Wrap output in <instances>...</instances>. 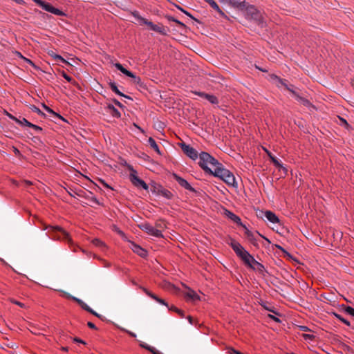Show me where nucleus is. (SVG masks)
I'll use <instances>...</instances> for the list:
<instances>
[{
    "label": "nucleus",
    "mask_w": 354,
    "mask_h": 354,
    "mask_svg": "<svg viewBox=\"0 0 354 354\" xmlns=\"http://www.w3.org/2000/svg\"><path fill=\"white\" fill-rule=\"evenodd\" d=\"M333 315L335 317H337L342 322L344 323L347 326H350V322L348 321H347L346 319H345L344 318H343L340 315L335 313H333Z\"/></svg>",
    "instance_id": "e433bc0d"
},
{
    "label": "nucleus",
    "mask_w": 354,
    "mask_h": 354,
    "mask_svg": "<svg viewBox=\"0 0 354 354\" xmlns=\"http://www.w3.org/2000/svg\"><path fill=\"white\" fill-rule=\"evenodd\" d=\"M295 96L297 100L301 104H302L304 106L308 107L310 109H315V106L307 99L301 97L297 93Z\"/></svg>",
    "instance_id": "412c9836"
},
{
    "label": "nucleus",
    "mask_w": 354,
    "mask_h": 354,
    "mask_svg": "<svg viewBox=\"0 0 354 354\" xmlns=\"http://www.w3.org/2000/svg\"><path fill=\"white\" fill-rule=\"evenodd\" d=\"M18 54L20 55V57L21 58H23L25 60L26 62H27L28 64H30L32 67H34L35 68H37L36 65L30 59L23 57L22 55L20 53H18Z\"/></svg>",
    "instance_id": "a19ab883"
},
{
    "label": "nucleus",
    "mask_w": 354,
    "mask_h": 354,
    "mask_svg": "<svg viewBox=\"0 0 354 354\" xmlns=\"http://www.w3.org/2000/svg\"><path fill=\"white\" fill-rule=\"evenodd\" d=\"M229 3L233 7H236L241 10H243L246 6V3L244 0H230Z\"/></svg>",
    "instance_id": "aec40b11"
},
{
    "label": "nucleus",
    "mask_w": 354,
    "mask_h": 354,
    "mask_svg": "<svg viewBox=\"0 0 354 354\" xmlns=\"http://www.w3.org/2000/svg\"><path fill=\"white\" fill-rule=\"evenodd\" d=\"M345 312L348 315L354 317V308L351 306H346L344 309Z\"/></svg>",
    "instance_id": "ea45409f"
},
{
    "label": "nucleus",
    "mask_w": 354,
    "mask_h": 354,
    "mask_svg": "<svg viewBox=\"0 0 354 354\" xmlns=\"http://www.w3.org/2000/svg\"><path fill=\"white\" fill-rule=\"evenodd\" d=\"M227 243L232 248L234 252L241 259H242L244 254L248 252L239 242L234 239H230V242Z\"/></svg>",
    "instance_id": "0eeeda50"
},
{
    "label": "nucleus",
    "mask_w": 354,
    "mask_h": 354,
    "mask_svg": "<svg viewBox=\"0 0 354 354\" xmlns=\"http://www.w3.org/2000/svg\"><path fill=\"white\" fill-rule=\"evenodd\" d=\"M48 232L50 233V236L55 239H65L68 241H71V239L68 236V234L64 231L62 228L58 226H50L49 227Z\"/></svg>",
    "instance_id": "7ed1b4c3"
},
{
    "label": "nucleus",
    "mask_w": 354,
    "mask_h": 354,
    "mask_svg": "<svg viewBox=\"0 0 354 354\" xmlns=\"http://www.w3.org/2000/svg\"><path fill=\"white\" fill-rule=\"evenodd\" d=\"M125 332H127L128 334H129L131 337H136V335L133 333V332H131L129 330H124Z\"/></svg>",
    "instance_id": "e2e57ef3"
},
{
    "label": "nucleus",
    "mask_w": 354,
    "mask_h": 354,
    "mask_svg": "<svg viewBox=\"0 0 354 354\" xmlns=\"http://www.w3.org/2000/svg\"><path fill=\"white\" fill-rule=\"evenodd\" d=\"M151 191L156 192L158 194L162 195L167 199H170L173 196V194L170 191L163 188L160 185L153 186V189Z\"/></svg>",
    "instance_id": "6e6552de"
},
{
    "label": "nucleus",
    "mask_w": 354,
    "mask_h": 354,
    "mask_svg": "<svg viewBox=\"0 0 354 354\" xmlns=\"http://www.w3.org/2000/svg\"><path fill=\"white\" fill-rule=\"evenodd\" d=\"M270 160H272V162L279 168H281L283 169V170L284 171V173L286 174L287 172H288V169L287 168L284 167L280 162L277 159V158L275 156H269Z\"/></svg>",
    "instance_id": "a878e982"
},
{
    "label": "nucleus",
    "mask_w": 354,
    "mask_h": 354,
    "mask_svg": "<svg viewBox=\"0 0 354 354\" xmlns=\"http://www.w3.org/2000/svg\"><path fill=\"white\" fill-rule=\"evenodd\" d=\"M74 342H78V343H81V344H86V342L84 341H83L82 339L78 338V337H75L73 339Z\"/></svg>",
    "instance_id": "6e6d98bb"
},
{
    "label": "nucleus",
    "mask_w": 354,
    "mask_h": 354,
    "mask_svg": "<svg viewBox=\"0 0 354 354\" xmlns=\"http://www.w3.org/2000/svg\"><path fill=\"white\" fill-rule=\"evenodd\" d=\"M140 346L148 350V351H150V349H151V346H148L147 344H145V343H142L140 344Z\"/></svg>",
    "instance_id": "8fccbe9b"
},
{
    "label": "nucleus",
    "mask_w": 354,
    "mask_h": 354,
    "mask_svg": "<svg viewBox=\"0 0 354 354\" xmlns=\"http://www.w3.org/2000/svg\"><path fill=\"white\" fill-rule=\"evenodd\" d=\"M142 290L143 291L148 295L151 297V295H154L153 293H152L151 292L149 291L147 289L145 288H142Z\"/></svg>",
    "instance_id": "13d9d810"
},
{
    "label": "nucleus",
    "mask_w": 354,
    "mask_h": 354,
    "mask_svg": "<svg viewBox=\"0 0 354 354\" xmlns=\"http://www.w3.org/2000/svg\"><path fill=\"white\" fill-rule=\"evenodd\" d=\"M32 110H33V111H35V112H36V113H37L39 114H43L41 113V111H40V109L39 108L36 107V106H34Z\"/></svg>",
    "instance_id": "052dcab7"
},
{
    "label": "nucleus",
    "mask_w": 354,
    "mask_h": 354,
    "mask_svg": "<svg viewBox=\"0 0 354 354\" xmlns=\"http://www.w3.org/2000/svg\"><path fill=\"white\" fill-rule=\"evenodd\" d=\"M131 248L135 253L138 254L139 256L142 257L146 256L147 251L145 250H144L140 246H139L138 245L136 244L133 242H131Z\"/></svg>",
    "instance_id": "dca6fc26"
},
{
    "label": "nucleus",
    "mask_w": 354,
    "mask_h": 354,
    "mask_svg": "<svg viewBox=\"0 0 354 354\" xmlns=\"http://www.w3.org/2000/svg\"><path fill=\"white\" fill-rule=\"evenodd\" d=\"M53 57L55 61L57 62H61L62 63H68L61 55L55 54L53 55Z\"/></svg>",
    "instance_id": "58836bf2"
},
{
    "label": "nucleus",
    "mask_w": 354,
    "mask_h": 354,
    "mask_svg": "<svg viewBox=\"0 0 354 354\" xmlns=\"http://www.w3.org/2000/svg\"><path fill=\"white\" fill-rule=\"evenodd\" d=\"M68 297H70V298H72L73 300H75V301H77L80 306H82L84 303L83 301H82L81 299H78V298H76L75 297H72L71 295H68Z\"/></svg>",
    "instance_id": "de8ad7c7"
},
{
    "label": "nucleus",
    "mask_w": 354,
    "mask_h": 354,
    "mask_svg": "<svg viewBox=\"0 0 354 354\" xmlns=\"http://www.w3.org/2000/svg\"><path fill=\"white\" fill-rule=\"evenodd\" d=\"M16 122H17L19 124H20L21 126H27V127H30V123L29 121H28L26 118H19L18 119L17 118V120L16 121Z\"/></svg>",
    "instance_id": "7c9ffc66"
},
{
    "label": "nucleus",
    "mask_w": 354,
    "mask_h": 354,
    "mask_svg": "<svg viewBox=\"0 0 354 354\" xmlns=\"http://www.w3.org/2000/svg\"><path fill=\"white\" fill-rule=\"evenodd\" d=\"M226 216L236 223H241V218L234 213L226 210Z\"/></svg>",
    "instance_id": "393cba45"
},
{
    "label": "nucleus",
    "mask_w": 354,
    "mask_h": 354,
    "mask_svg": "<svg viewBox=\"0 0 354 354\" xmlns=\"http://www.w3.org/2000/svg\"><path fill=\"white\" fill-rule=\"evenodd\" d=\"M120 164H121V165H124V166H126V167H127V164H128V163L127 162V161H126V160H124V159H122V158H121V159H120Z\"/></svg>",
    "instance_id": "774afa93"
},
{
    "label": "nucleus",
    "mask_w": 354,
    "mask_h": 354,
    "mask_svg": "<svg viewBox=\"0 0 354 354\" xmlns=\"http://www.w3.org/2000/svg\"><path fill=\"white\" fill-rule=\"evenodd\" d=\"M272 79L276 81V84L278 86H284L287 90L292 92L294 95L297 94V93L292 89V87H293L292 85H288L287 83V81L286 80H282L277 77V75L272 76Z\"/></svg>",
    "instance_id": "9d476101"
},
{
    "label": "nucleus",
    "mask_w": 354,
    "mask_h": 354,
    "mask_svg": "<svg viewBox=\"0 0 354 354\" xmlns=\"http://www.w3.org/2000/svg\"><path fill=\"white\" fill-rule=\"evenodd\" d=\"M81 307L83 309H84L85 310L88 311V312H91V308L86 304H85L84 302L81 306Z\"/></svg>",
    "instance_id": "09e8293b"
},
{
    "label": "nucleus",
    "mask_w": 354,
    "mask_h": 354,
    "mask_svg": "<svg viewBox=\"0 0 354 354\" xmlns=\"http://www.w3.org/2000/svg\"><path fill=\"white\" fill-rule=\"evenodd\" d=\"M241 260L247 266L250 267L251 269L253 265L257 262L255 259L248 252L244 254Z\"/></svg>",
    "instance_id": "2eb2a0df"
},
{
    "label": "nucleus",
    "mask_w": 354,
    "mask_h": 354,
    "mask_svg": "<svg viewBox=\"0 0 354 354\" xmlns=\"http://www.w3.org/2000/svg\"><path fill=\"white\" fill-rule=\"evenodd\" d=\"M114 66L121 73H122L123 74H124L125 75H127L129 77H131L133 79V82L135 84L138 85L140 87L143 86V83L141 81V79L139 77L136 76L132 72H131V71L127 70L125 68H124V66L121 64L115 63L114 64Z\"/></svg>",
    "instance_id": "39448f33"
},
{
    "label": "nucleus",
    "mask_w": 354,
    "mask_h": 354,
    "mask_svg": "<svg viewBox=\"0 0 354 354\" xmlns=\"http://www.w3.org/2000/svg\"><path fill=\"white\" fill-rule=\"evenodd\" d=\"M259 216H264L272 223H279V219L274 213L271 211H261Z\"/></svg>",
    "instance_id": "9b49d317"
},
{
    "label": "nucleus",
    "mask_w": 354,
    "mask_h": 354,
    "mask_svg": "<svg viewBox=\"0 0 354 354\" xmlns=\"http://www.w3.org/2000/svg\"><path fill=\"white\" fill-rule=\"evenodd\" d=\"M177 8L181 10L183 12H184L185 15H187V16L190 17L192 19H194L197 22H199V21L195 18L194 17H193L190 13H189L188 12H187L186 10H183L182 8H180V6H177Z\"/></svg>",
    "instance_id": "79ce46f5"
},
{
    "label": "nucleus",
    "mask_w": 354,
    "mask_h": 354,
    "mask_svg": "<svg viewBox=\"0 0 354 354\" xmlns=\"http://www.w3.org/2000/svg\"><path fill=\"white\" fill-rule=\"evenodd\" d=\"M89 200H91V201H93V203H95L97 205H100V203L95 197H93V196L90 197Z\"/></svg>",
    "instance_id": "5fc2aeb1"
},
{
    "label": "nucleus",
    "mask_w": 354,
    "mask_h": 354,
    "mask_svg": "<svg viewBox=\"0 0 354 354\" xmlns=\"http://www.w3.org/2000/svg\"><path fill=\"white\" fill-rule=\"evenodd\" d=\"M269 317H270L272 319L274 320L276 322H280V319H279V318H277V317H274V316H273V315H269Z\"/></svg>",
    "instance_id": "680f3d73"
},
{
    "label": "nucleus",
    "mask_w": 354,
    "mask_h": 354,
    "mask_svg": "<svg viewBox=\"0 0 354 354\" xmlns=\"http://www.w3.org/2000/svg\"><path fill=\"white\" fill-rule=\"evenodd\" d=\"M29 127L32 128L33 129H35L37 132H39V131H42V128L41 127H39L37 125H35L34 124H32V123H30V125Z\"/></svg>",
    "instance_id": "c03bdc74"
},
{
    "label": "nucleus",
    "mask_w": 354,
    "mask_h": 354,
    "mask_svg": "<svg viewBox=\"0 0 354 354\" xmlns=\"http://www.w3.org/2000/svg\"><path fill=\"white\" fill-rule=\"evenodd\" d=\"M245 17L248 19L256 21L261 26H263L264 22L261 14L253 6H245Z\"/></svg>",
    "instance_id": "f03ea898"
},
{
    "label": "nucleus",
    "mask_w": 354,
    "mask_h": 354,
    "mask_svg": "<svg viewBox=\"0 0 354 354\" xmlns=\"http://www.w3.org/2000/svg\"><path fill=\"white\" fill-rule=\"evenodd\" d=\"M174 21L176 22V24H178L179 26L183 27L185 26L184 24L183 23H181L180 21H179L177 19H174Z\"/></svg>",
    "instance_id": "69168bd1"
},
{
    "label": "nucleus",
    "mask_w": 354,
    "mask_h": 354,
    "mask_svg": "<svg viewBox=\"0 0 354 354\" xmlns=\"http://www.w3.org/2000/svg\"><path fill=\"white\" fill-rule=\"evenodd\" d=\"M272 79L276 81V84L278 86H284L287 90L292 92L294 95L297 94V93L292 89V87H293L292 85H288L287 83V81L286 80H282L277 77V75L272 76Z\"/></svg>",
    "instance_id": "1a4fd4ad"
},
{
    "label": "nucleus",
    "mask_w": 354,
    "mask_h": 354,
    "mask_svg": "<svg viewBox=\"0 0 354 354\" xmlns=\"http://www.w3.org/2000/svg\"><path fill=\"white\" fill-rule=\"evenodd\" d=\"M43 107L44 109L49 113L52 114L53 115L55 116V117H57L60 119H62V117L61 115H59V114L56 113L55 112H54L50 108H49L48 106H47L45 104H43Z\"/></svg>",
    "instance_id": "473e14b6"
},
{
    "label": "nucleus",
    "mask_w": 354,
    "mask_h": 354,
    "mask_svg": "<svg viewBox=\"0 0 354 354\" xmlns=\"http://www.w3.org/2000/svg\"><path fill=\"white\" fill-rule=\"evenodd\" d=\"M127 167L130 171L129 179L131 182L136 186L140 181V178H138L137 176V171L131 165L127 164Z\"/></svg>",
    "instance_id": "ddd939ff"
},
{
    "label": "nucleus",
    "mask_w": 354,
    "mask_h": 354,
    "mask_svg": "<svg viewBox=\"0 0 354 354\" xmlns=\"http://www.w3.org/2000/svg\"><path fill=\"white\" fill-rule=\"evenodd\" d=\"M136 186V187H142L145 190H147L149 189V186L142 179L140 180V181L138 183V184Z\"/></svg>",
    "instance_id": "4c0bfd02"
},
{
    "label": "nucleus",
    "mask_w": 354,
    "mask_h": 354,
    "mask_svg": "<svg viewBox=\"0 0 354 354\" xmlns=\"http://www.w3.org/2000/svg\"><path fill=\"white\" fill-rule=\"evenodd\" d=\"M245 234L247 237L250 239L251 242H252L254 244V241H256V238L254 236V234L249 231L248 229L245 230Z\"/></svg>",
    "instance_id": "72a5a7b5"
},
{
    "label": "nucleus",
    "mask_w": 354,
    "mask_h": 354,
    "mask_svg": "<svg viewBox=\"0 0 354 354\" xmlns=\"http://www.w3.org/2000/svg\"><path fill=\"white\" fill-rule=\"evenodd\" d=\"M258 150H259V154L261 153V150H263V151H264L267 153V155H268V156L272 155V153L270 152L269 151H268V149L266 148L263 147H258Z\"/></svg>",
    "instance_id": "a18cd8bd"
},
{
    "label": "nucleus",
    "mask_w": 354,
    "mask_h": 354,
    "mask_svg": "<svg viewBox=\"0 0 354 354\" xmlns=\"http://www.w3.org/2000/svg\"><path fill=\"white\" fill-rule=\"evenodd\" d=\"M140 228L146 232L147 234L152 235L155 237H162V234L160 230H158L153 225L148 223H145L140 225Z\"/></svg>",
    "instance_id": "423d86ee"
},
{
    "label": "nucleus",
    "mask_w": 354,
    "mask_h": 354,
    "mask_svg": "<svg viewBox=\"0 0 354 354\" xmlns=\"http://www.w3.org/2000/svg\"><path fill=\"white\" fill-rule=\"evenodd\" d=\"M170 310H174V311H176L177 313H178L179 314H181L182 317H183V312L178 309L175 306H172L171 308H169Z\"/></svg>",
    "instance_id": "603ef678"
},
{
    "label": "nucleus",
    "mask_w": 354,
    "mask_h": 354,
    "mask_svg": "<svg viewBox=\"0 0 354 354\" xmlns=\"http://www.w3.org/2000/svg\"><path fill=\"white\" fill-rule=\"evenodd\" d=\"M149 351L151 352L153 354H162L159 351H158L153 347H152Z\"/></svg>",
    "instance_id": "864d4df0"
},
{
    "label": "nucleus",
    "mask_w": 354,
    "mask_h": 354,
    "mask_svg": "<svg viewBox=\"0 0 354 354\" xmlns=\"http://www.w3.org/2000/svg\"><path fill=\"white\" fill-rule=\"evenodd\" d=\"M201 97H204L210 103L215 104L218 103V100L216 96L210 94H207L201 92Z\"/></svg>",
    "instance_id": "4be33fe9"
},
{
    "label": "nucleus",
    "mask_w": 354,
    "mask_h": 354,
    "mask_svg": "<svg viewBox=\"0 0 354 354\" xmlns=\"http://www.w3.org/2000/svg\"><path fill=\"white\" fill-rule=\"evenodd\" d=\"M92 243L97 246V247H99L102 249H104L106 248V244L102 241L100 239H94L92 240Z\"/></svg>",
    "instance_id": "c85d7f7f"
},
{
    "label": "nucleus",
    "mask_w": 354,
    "mask_h": 354,
    "mask_svg": "<svg viewBox=\"0 0 354 354\" xmlns=\"http://www.w3.org/2000/svg\"><path fill=\"white\" fill-rule=\"evenodd\" d=\"M6 115H8L10 119L15 120V122L17 120V118L15 116H13L12 115H11L10 113H9L8 112L6 111Z\"/></svg>",
    "instance_id": "4d7b16f0"
},
{
    "label": "nucleus",
    "mask_w": 354,
    "mask_h": 354,
    "mask_svg": "<svg viewBox=\"0 0 354 354\" xmlns=\"http://www.w3.org/2000/svg\"><path fill=\"white\" fill-rule=\"evenodd\" d=\"M62 76L68 82H71L73 81V78L67 75L64 71L62 72Z\"/></svg>",
    "instance_id": "37998d69"
},
{
    "label": "nucleus",
    "mask_w": 354,
    "mask_h": 354,
    "mask_svg": "<svg viewBox=\"0 0 354 354\" xmlns=\"http://www.w3.org/2000/svg\"><path fill=\"white\" fill-rule=\"evenodd\" d=\"M151 298L153 299L154 300H156V301H158V303H160L161 304H163V305H165V306H168L167 304L165 302V300L159 298L155 294L154 295H151Z\"/></svg>",
    "instance_id": "c9c22d12"
},
{
    "label": "nucleus",
    "mask_w": 354,
    "mask_h": 354,
    "mask_svg": "<svg viewBox=\"0 0 354 354\" xmlns=\"http://www.w3.org/2000/svg\"><path fill=\"white\" fill-rule=\"evenodd\" d=\"M148 143L149 145V146L154 149V151L160 154V149H159V147L158 146V145L156 144V141L152 138H149V140H148Z\"/></svg>",
    "instance_id": "bb28decb"
},
{
    "label": "nucleus",
    "mask_w": 354,
    "mask_h": 354,
    "mask_svg": "<svg viewBox=\"0 0 354 354\" xmlns=\"http://www.w3.org/2000/svg\"><path fill=\"white\" fill-rule=\"evenodd\" d=\"M13 302H14L15 304H17V305L19 306L20 307H24V304H22V303H21V302H19V301H13Z\"/></svg>",
    "instance_id": "338daca9"
},
{
    "label": "nucleus",
    "mask_w": 354,
    "mask_h": 354,
    "mask_svg": "<svg viewBox=\"0 0 354 354\" xmlns=\"http://www.w3.org/2000/svg\"><path fill=\"white\" fill-rule=\"evenodd\" d=\"M151 30L158 32L162 35H166L169 29L162 24H153V26H152Z\"/></svg>",
    "instance_id": "f3484780"
},
{
    "label": "nucleus",
    "mask_w": 354,
    "mask_h": 354,
    "mask_svg": "<svg viewBox=\"0 0 354 354\" xmlns=\"http://www.w3.org/2000/svg\"><path fill=\"white\" fill-rule=\"evenodd\" d=\"M100 183L106 187L111 189V187L107 185L103 180H100Z\"/></svg>",
    "instance_id": "0e129e2a"
},
{
    "label": "nucleus",
    "mask_w": 354,
    "mask_h": 354,
    "mask_svg": "<svg viewBox=\"0 0 354 354\" xmlns=\"http://www.w3.org/2000/svg\"><path fill=\"white\" fill-rule=\"evenodd\" d=\"M33 1L39 7H41L44 10L53 13L57 16H66V14L57 9L54 8L50 3L45 2L42 0H33Z\"/></svg>",
    "instance_id": "20e7f679"
},
{
    "label": "nucleus",
    "mask_w": 354,
    "mask_h": 354,
    "mask_svg": "<svg viewBox=\"0 0 354 354\" xmlns=\"http://www.w3.org/2000/svg\"><path fill=\"white\" fill-rule=\"evenodd\" d=\"M210 6L215 10L221 17L227 18V16L225 15V13L220 9L219 6L217 5V3L213 1L210 2Z\"/></svg>",
    "instance_id": "b1692460"
},
{
    "label": "nucleus",
    "mask_w": 354,
    "mask_h": 354,
    "mask_svg": "<svg viewBox=\"0 0 354 354\" xmlns=\"http://www.w3.org/2000/svg\"><path fill=\"white\" fill-rule=\"evenodd\" d=\"M109 86L111 88V89L117 95H120V96H122L124 97H126V98H128V99H131L130 97L124 95V93H121L118 87H117V85L115 82H110L109 83Z\"/></svg>",
    "instance_id": "5701e85b"
},
{
    "label": "nucleus",
    "mask_w": 354,
    "mask_h": 354,
    "mask_svg": "<svg viewBox=\"0 0 354 354\" xmlns=\"http://www.w3.org/2000/svg\"><path fill=\"white\" fill-rule=\"evenodd\" d=\"M75 194L78 196H80V197H84V198H86L87 199H90V196L89 194H86L83 190L82 189H80L78 190V192H75Z\"/></svg>",
    "instance_id": "f704fd0d"
},
{
    "label": "nucleus",
    "mask_w": 354,
    "mask_h": 354,
    "mask_svg": "<svg viewBox=\"0 0 354 354\" xmlns=\"http://www.w3.org/2000/svg\"><path fill=\"white\" fill-rule=\"evenodd\" d=\"M186 297L188 298V299H194L195 298H198L197 294L192 290L191 289H189L187 290V292H186Z\"/></svg>",
    "instance_id": "c756f323"
},
{
    "label": "nucleus",
    "mask_w": 354,
    "mask_h": 354,
    "mask_svg": "<svg viewBox=\"0 0 354 354\" xmlns=\"http://www.w3.org/2000/svg\"><path fill=\"white\" fill-rule=\"evenodd\" d=\"M276 247L284 253V257H286V256L290 257V254L288 252H287L281 246H280L279 245H276Z\"/></svg>",
    "instance_id": "49530a36"
},
{
    "label": "nucleus",
    "mask_w": 354,
    "mask_h": 354,
    "mask_svg": "<svg viewBox=\"0 0 354 354\" xmlns=\"http://www.w3.org/2000/svg\"><path fill=\"white\" fill-rule=\"evenodd\" d=\"M87 325H88V326L90 328H92V329H96V327H95V324H94L93 323H92V322H88V323H87Z\"/></svg>",
    "instance_id": "bf43d9fd"
},
{
    "label": "nucleus",
    "mask_w": 354,
    "mask_h": 354,
    "mask_svg": "<svg viewBox=\"0 0 354 354\" xmlns=\"http://www.w3.org/2000/svg\"><path fill=\"white\" fill-rule=\"evenodd\" d=\"M106 109L107 111L115 118H119L121 116L120 111L114 107L113 104H107Z\"/></svg>",
    "instance_id": "a211bd4d"
},
{
    "label": "nucleus",
    "mask_w": 354,
    "mask_h": 354,
    "mask_svg": "<svg viewBox=\"0 0 354 354\" xmlns=\"http://www.w3.org/2000/svg\"><path fill=\"white\" fill-rule=\"evenodd\" d=\"M252 269L259 272L261 274H263L264 272V270H265L264 266L261 263H259L258 261H257L253 265Z\"/></svg>",
    "instance_id": "cd10ccee"
},
{
    "label": "nucleus",
    "mask_w": 354,
    "mask_h": 354,
    "mask_svg": "<svg viewBox=\"0 0 354 354\" xmlns=\"http://www.w3.org/2000/svg\"><path fill=\"white\" fill-rule=\"evenodd\" d=\"M113 103H114L116 106H119V107H121V108H122V107H123V105H122V104H121V103H120L118 100H116V99H113Z\"/></svg>",
    "instance_id": "3c124183"
},
{
    "label": "nucleus",
    "mask_w": 354,
    "mask_h": 354,
    "mask_svg": "<svg viewBox=\"0 0 354 354\" xmlns=\"http://www.w3.org/2000/svg\"><path fill=\"white\" fill-rule=\"evenodd\" d=\"M133 16L138 20V21L140 23V25H142V24L147 25L151 30L152 26H153V24H154L153 23L142 17L138 13H133Z\"/></svg>",
    "instance_id": "6ab92c4d"
},
{
    "label": "nucleus",
    "mask_w": 354,
    "mask_h": 354,
    "mask_svg": "<svg viewBox=\"0 0 354 354\" xmlns=\"http://www.w3.org/2000/svg\"><path fill=\"white\" fill-rule=\"evenodd\" d=\"M208 160L201 161V168L209 176L218 178L230 186H235V177L232 172L227 169L221 163L213 156H208Z\"/></svg>",
    "instance_id": "f257e3e1"
},
{
    "label": "nucleus",
    "mask_w": 354,
    "mask_h": 354,
    "mask_svg": "<svg viewBox=\"0 0 354 354\" xmlns=\"http://www.w3.org/2000/svg\"><path fill=\"white\" fill-rule=\"evenodd\" d=\"M156 229L160 230L161 231L166 227V224L164 221L158 220L156 222Z\"/></svg>",
    "instance_id": "2f4dec72"
},
{
    "label": "nucleus",
    "mask_w": 354,
    "mask_h": 354,
    "mask_svg": "<svg viewBox=\"0 0 354 354\" xmlns=\"http://www.w3.org/2000/svg\"><path fill=\"white\" fill-rule=\"evenodd\" d=\"M178 145L185 155H197V151L184 142H178Z\"/></svg>",
    "instance_id": "f8f14e48"
},
{
    "label": "nucleus",
    "mask_w": 354,
    "mask_h": 354,
    "mask_svg": "<svg viewBox=\"0 0 354 354\" xmlns=\"http://www.w3.org/2000/svg\"><path fill=\"white\" fill-rule=\"evenodd\" d=\"M173 176L174 179L180 185L185 187L187 189H189L193 192H196L194 188L192 187V186L188 183L187 180L183 179V178L178 176V175L174 174Z\"/></svg>",
    "instance_id": "4468645a"
}]
</instances>
